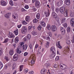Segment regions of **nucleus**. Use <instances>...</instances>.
Returning a JSON list of instances; mask_svg holds the SVG:
<instances>
[{"instance_id": "2f4dec72", "label": "nucleus", "mask_w": 74, "mask_h": 74, "mask_svg": "<svg viewBox=\"0 0 74 74\" xmlns=\"http://www.w3.org/2000/svg\"><path fill=\"white\" fill-rule=\"evenodd\" d=\"M14 33L16 36L18 34V31L17 30L15 31H14Z\"/></svg>"}, {"instance_id": "ea45409f", "label": "nucleus", "mask_w": 74, "mask_h": 74, "mask_svg": "<svg viewBox=\"0 0 74 74\" xmlns=\"http://www.w3.org/2000/svg\"><path fill=\"white\" fill-rule=\"evenodd\" d=\"M8 41V38H6V39H5V40L3 42L6 43Z\"/></svg>"}, {"instance_id": "6e6552de", "label": "nucleus", "mask_w": 74, "mask_h": 74, "mask_svg": "<svg viewBox=\"0 0 74 74\" xmlns=\"http://www.w3.org/2000/svg\"><path fill=\"white\" fill-rule=\"evenodd\" d=\"M35 5L36 7H40V3L37 1H35Z\"/></svg>"}, {"instance_id": "09e8293b", "label": "nucleus", "mask_w": 74, "mask_h": 74, "mask_svg": "<svg viewBox=\"0 0 74 74\" xmlns=\"http://www.w3.org/2000/svg\"><path fill=\"white\" fill-rule=\"evenodd\" d=\"M22 24L23 25H27V23L26 22V21H23L22 22Z\"/></svg>"}, {"instance_id": "603ef678", "label": "nucleus", "mask_w": 74, "mask_h": 74, "mask_svg": "<svg viewBox=\"0 0 74 74\" xmlns=\"http://www.w3.org/2000/svg\"><path fill=\"white\" fill-rule=\"evenodd\" d=\"M67 23H65L63 25V26L64 27L66 28L67 27Z\"/></svg>"}, {"instance_id": "ddd939ff", "label": "nucleus", "mask_w": 74, "mask_h": 74, "mask_svg": "<svg viewBox=\"0 0 74 74\" xmlns=\"http://www.w3.org/2000/svg\"><path fill=\"white\" fill-rule=\"evenodd\" d=\"M47 71V69H42L41 71V73L42 74H44Z\"/></svg>"}, {"instance_id": "bb28decb", "label": "nucleus", "mask_w": 74, "mask_h": 74, "mask_svg": "<svg viewBox=\"0 0 74 74\" xmlns=\"http://www.w3.org/2000/svg\"><path fill=\"white\" fill-rule=\"evenodd\" d=\"M57 37L59 39H62V35L61 34H58L57 35Z\"/></svg>"}, {"instance_id": "c756f323", "label": "nucleus", "mask_w": 74, "mask_h": 74, "mask_svg": "<svg viewBox=\"0 0 74 74\" xmlns=\"http://www.w3.org/2000/svg\"><path fill=\"white\" fill-rule=\"evenodd\" d=\"M33 22L34 23H37L38 22V20L36 18L34 19Z\"/></svg>"}, {"instance_id": "774afa93", "label": "nucleus", "mask_w": 74, "mask_h": 74, "mask_svg": "<svg viewBox=\"0 0 74 74\" xmlns=\"http://www.w3.org/2000/svg\"><path fill=\"white\" fill-rule=\"evenodd\" d=\"M72 42V43H74V37H73V39L71 40Z\"/></svg>"}, {"instance_id": "13d9d810", "label": "nucleus", "mask_w": 74, "mask_h": 74, "mask_svg": "<svg viewBox=\"0 0 74 74\" xmlns=\"http://www.w3.org/2000/svg\"><path fill=\"white\" fill-rule=\"evenodd\" d=\"M28 55V53L27 52H25L24 54V55L25 56H27V55Z\"/></svg>"}, {"instance_id": "423d86ee", "label": "nucleus", "mask_w": 74, "mask_h": 74, "mask_svg": "<svg viewBox=\"0 0 74 74\" xmlns=\"http://www.w3.org/2000/svg\"><path fill=\"white\" fill-rule=\"evenodd\" d=\"M51 30L52 32H55L56 30V27L55 25L51 26Z\"/></svg>"}, {"instance_id": "0e129e2a", "label": "nucleus", "mask_w": 74, "mask_h": 74, "mask_svg": "<svg viewBox=\"0 0 74 74\" xmlns=\"http://www.w3.org/2000/svg\"><path fill=\"white\" fill-rule=\"evenodd\" d=\"M53 67L54 68H57V67H58V65L56 64H55L54 66H53Z\"/></svg>"}, {"instance_id": "b1692460", "label": "nucleus", "mask_w": 74, "mask_h": 74, "mask_svg": "<svg viewBox=\"0 0 74 74\" xmlns=\"http://www.w3.org/2000/svg\"><path fill=\"white\" fill-rule=\"evenodd\" d=\"M65 21H66V18H64L62 19L61 21V23H64L65 22Z\"/></svg>"}, {"instance_id": "39448f33", "label": "nucleus", "mask_w": 74, "mask_h": 74, "mask_svg": "<svg viewBox=\"0 0 74 74\" xmlns=\"http://www.w3.org/2000/svg\"><path fill=\"white\" fill-rule=\"evenodd\" d=\"M64 10H65V8L64 7H61L60 9V12L62 14H63L64 12Z\"/></svg>"}, {"instance_id": "6e6d98bb", "label": "nucleus", "mask_w": 74, "mask_h": 74, "mask_svg": "<svg viewBox=\"0 0 74 74\" xmlns=\"http://www.w3.org/2000/svg\"><path fill=\"white\" fill-rule=\"evenodd\" d=\"M5 59L6 60V61H8V60H9L8 59V57H5Z\"/></svg>"}, {"instance_id": "79ce46f5", "label": "nucleus", "mask_w": 74, "mask_h": 74, "mask_svg": "<svg viewBox=\"0 0 74 74\" xmlns=\"http://www.w3.org/2000/svg\"><path fill=\"white\" fill-rule=\"evenodd\" d=\"M67 31L68 33H69L70 32V27H69L67 28Z\"/></svg>"}, {"instance_id": "393cba45", "label": "nucleus", "mask_w": 74, "mask_h": 74, "mask_svg": "<svg viewBox=\"0 0 74 74\" xmlns=\"http://www.w3.org/2000/svg\"><path fill=\"white\" fill-rule=\"evenodd\" d=\"M23 69V65H21L20 66V71H22Z\"/></svg>"}, {"instance_id": "680f3d73", "label": "nucleus", "mask_w": 74, "mask_h": 74, "mask_svg": "<svg viewBox=\"0 0 74 74\" xmlns=\"http://www.w3.org/2000/svg\"><path fill=\"white\" fill-rule=\"evenodd\" d=\"M59 59V56H57L56 57V58H55V60H58Z\"/></svg>"}, {"instance_id": "e2e57ef3", "label": "nucleus", "mask_w": 74, "mask_h": 74, "mask_svg": "<svg viewBox=\"0 0 74 74\" xmlns=\"http://www.w3.org/2000/svg\"><path fill=\"white\" fill-rule=\"evenodd\" d=\"M40 42V43L41 45L42 44V42H43V40H39Z\"/></svg>"}, {"instance_id": "58836bf2", "label": "nucleus", "mask_w": 74, "mask_h": 74, "mask_svg": "<svg viewBox=\"0 0 74 74\" xmlns=\"http://www.w3.org/2000/svg\"><path fill=\"white\" fill-rule=\"evenodd\" d=\"M3 63H1V62H0V69H1L3 67Z\"/></svg>"}, {"instance_id": "a18cd8bd", "label": "nucleus", "mask_w": 74, "mask_h": 74, "mask_svg": "<svg viewBox=\"0 0 74 74\" xmlns=\"http://www.w3.org/2000/svg\"><path fill=\"white\" fill-rule=\"evenodd\" d=\"M8 37L9 38H12V37L14 38V37H15V36L13 34H11L10 35V36H9Z\"/></svg>"}, {"instance_id": "69168bd1", "label": "nucleus", "mask_w": 74, "mask_h": 74, "mask_svg": "<svg viewBox=\"0 0 74 74\" xmlns=\"http://www.w3.org/2000/svg\"><path fill=\"white\" fill-rule=\"evenodd\" d=\"M62 34V35H64L65 34V31H62L61 32Z\"/></svg>"}, {"instance_id": "052dcab7", "label": "nucleus", "mask_w": 74, "mask_h": 74, "mask_svg": "<svg viewBox=\"0 0 74 74\" xmlns=\"http://www.w3.org/2000/svg\"><path fill=\"white\" fill-rule=\"evenodd\" d=\"M55 11L56 12H58L59 11V9L58 8H56L55 10Z\"/></svg>"}, {"instance_id": "f03ea898", "label": "nucleus", "mask_w": 74, "mask_h": 74, "mask_svg": "<svg viewBox=\"0 0 74 74\" xmlns=\"http://www.w3.org/2000/svg\"><path fill=\"white\" fill-rule=\"evenodd\" d=\"M20 46L21 47H23V49H25V50L27 49V45H25V46L24 45L23 42L21 43V44L20 45Z\"/></svg>"}, {"instance_id": "de8ad7c7", "label": "nucleus", "mask_w": 74, "mask_h": 74, "mask_svg": "<svg viewBox=\"0 0 74 74\" xmlns=\"http://www.w3.org/2000/svg\"><path fill=\"white\" fill-rule=\"evenodd\" d=\"M28 69H25L24 70V73H25V74H26V73H27V71H28Z\"/></svg>"}, {"instance_id": "f704fd0d", "label": "nucleus", "mask_w": 74, "mask_h": 74, "mask_svg": "<svg viewBox=\"0 0 74 74\" xmlns=\"http://www.w3.org/2000/svg\"><path fill=\"white\" fill-rule=\"evenodd\" d=\"M26 37L27 38V39H30V38H31V37L30 36V34H28V35H27Z\"/></svg>"}, {"instance_id": "cd10ccee", "label": "nucleus", "mask_w": 74, "mask_h": 74, "mask_svg": "<svg viewBox=\"0 0 74 74\" xmlns=\"http://www.w3.org/2000/svg\"><path fill=\"white\" fill-rule=\"evenodd\" d=\"M9 3L11 5L13 6L14 5V2L12 1V0H10L9 2Z\"/></svg>"}, {"instance_id": "c03bdc74", "label": "nucleus", "mask_w": 74, "mask_h": 74, "mask_svg": "<svg viewBox=\"0 0 74 74\" xmlns=\"http://www.w3.org/2000/svg\"><path fill=\"white\" fill-rule=\"evenodd\" d=\"M16 67V64L15 63L13 64V69H15V68Z\"/></svg>"}, {"instance_id": "0eeeda50", "label": "nucleus", "mask_w": 74, "mask_h": 74, "mask_svg": "<svg viewBox=\"0 0 74 74\" xmlns=\"http://www.w3.org/2000/svg\"><path fill=\"white\" fill-rule=\"evenodd\" d=\"M71 25L74 27V18H72L70 21Z\"/></svg>"}, {"instance_id": "f3484780", "label": "nucleus", "mask_w": 74, "mask_h": 74, "mask_svg": "<svg viewBox=\"0 0 74 74\" xmlns=\"http://www.w3.org/2000/svg\"><path fill=\"white\" fill-rule=\"evenodd\" d=\"M53 18L55 19H57V14L55 12H53L52 14Z\"/></svg>"}, {"instance_id": "e433bc0d", "label": "nucleus", "mask_w": 74, "mask_h": 74, "mask_svg": "<svg viewBox=\"0 0 74 74\" xmlns=\"http://www.w3.org/2000/svg\"><path fill=\"white\" fill-rule=\"evenodd\" d=\"M36 17L37 19H39L40 18V13H38L36 15Z\"/></svg>"}, {"instance_id": "a19ab883", "label": "nucleus", "mask_w": 74, "mask_h": 74, "mask_svg": "<svg viewBox=\"0 0 74 74\" xmlns=\"http://www.w3.org/2000/svg\"><path fill=\"white\" fill-rule=\"evenodd\" d=\"M49 65H50V64L49 63H46L45 64V66L47 68L49 66Z\"/></svg>"}, {"instance_id": "4468645a", "label": "nucleus", "mask_w": 74, "mask_h": 74, "mask_svg": "<svg viewBox=\"0 0 74 74\" xmlns=\"http://www.w3.org/2000/svg\"><path fill=\"white\" fill-rule=\"evenodd\" d=\"M65 3L66 5H69L70 4V0H65Z\"/></svg>"}, {"instance_id": "a878e982", "label": "nucleus", "mask_w": 74, "mask_h": 74, "mask_svg": "<svg viewBox=\"0 0 74 74\" xmlns=\"http://www.w3.org/2000/svg\"><path fill=\"white\" fill-rule=\"evenodd\" d=\"M49 42H47L46 45H45V48H48V47H49Z\"/></svg>"}, {"instance_id": "3c124183", "label": "nucleus", "mask_w": 74, "mask_h": 74, "mask_svg": "<svg viewBox=\"0 0 74 74\" xmlns=\"http://www.w3.org/2000/svg\"><path fill=\"white\" fill-rule=\"evenodd\" d=\"M66 42L67 44H70V41L69 40H67L66 41Z\"/></svg>"}, {"instance_id": "20e7f679", "label": "nucleus", "mask_w": 74, "mask_h": 74, "mask_svg": "<svg viewBox=\"0 0 74 74\" xmlns=\"http://www.w3.org/2000/svg\"><path fill=\"white\" fill-rule=\"evenodd\" d=\"M44 14L46 16V17H48L49 16L50 12H49V9H48L47 11V12H45L44 13Z\"/></svg>"}, {"instance_id": "5701e85b", "label": "nucleus", "mask_w": 74, "mask_h": 74, "mask_svg": "<svg viewBox=\"0 0 74 74\" xmlns=\"http://www.w3.org/2000/svg\"><path fill=\"white\" fill-rule=\"evenodd\" d=\"M17 53H18V54H20V53H21L22 52L21 51V50L19 49V48H18L17 49Z\"/></svg>"}, {"instance_id": "dca6fc26", "label": "nucleus", "mask_w": 74, "mask_h": 74, "mask_svg": "<svg viewBox=\"0 0 74 74\" xmlns=\"http://www.w3.org/2000/svg\"><path fill=\"white\" fill-rule=\"evenodd\" d=\"M63 3V1H61L60 2H58L57 3V5H58V7H59V6H60L62 4V3Z\"/></svg>"}, {"instance_id": "6ab92c4d", "label": "nucleus", "mask_w": 74, "mask_h": 74, "mask_svg": "<svg viewBox=\"0 0 74 74\" xmlns=\"http://www.w3.org/2000/svg\"><path fill=\"white\" fill-rule=\"evenodd\" d=\"M9 52L10 55H12L14 54V50L12 49H10Z\"/></svg>"}, {"instance_id": "7c9ffc66", "label": "nucleus", "mask_w": 74, "mask_h": 74, "mask_svg": "<svg viewBox=\"0 0 74 74\" xmlns=\"http://www.w3.org/2000/svg\"><path fill=\"white\" fill-rule=\"evenodd\" d=\"M42 28V27H41V25H39L37 27V29L38 30H41Z\"/></svg>"}, {"instance_id": "8fccbe9b", "label": "nucleus", "mask_w": 74, "mask_h": 74, "mask_svg": "<svg viewBox=\"0 0 74 74\" xmlns=\"http://www.w3.org/2000/svg\"><path fill=\"white\" fill-rule=\"evenodd\" d=\"M31 63L32 64H34V63H35V62H34V60H32L31 61Z\"/></svg>"}, {"instance_id": "f257e3e1", "label": "nucleus", "mask_w": 74, "mask_h": 74, "mask_svg": "<svg viewBox=\"0 0 74 74\" xmlns=\"http://www.w3.org/2000/svg\"><path fill=\"white\" fill-rule=\"evenodd\" d=\"M27 32V28L25 26L23 27L22 29L21 30V33L23 34L26 33Z\"/></svg>"}, {"instance_id": "a211bd4d", "label": "nucleus", "mask_w": 74, "mask_h": 74, "mask_svg": "<svg viewBox=\"0 0 74 74\" xmlns=\"http://www.w3.org/2000/svg\"><path fill=\"white\" fill-rule=\"evenodd\" d=\"M50 50L51 52H52V53H54V51L55 50V47H51Z\"/></svg>"}, {"instance_id": "9d476101", "label": "nucleus", "mask_w": 74, "mask_h": 74, "mask_svg": "<svg viewBox=\"0 0 74 74\" xmlns=\"http://www.w3.org/2000/svg\"><path fill=\"white\" fill-rule=\"evenodd\" d=\"M17 57H18V54H15L13 56V60L14 61H16L17 60Z\"/></svg>"}, {"instance_id": "4be33fe9", "label": "nucleus", "mask_w": 74, "mask_h": 74, "mask_svg": "<svg viewBox=\"0 0 74 74\" xmlns=\"http://www.w3.org/2000/svg\"><path fill=\"white\" fill-rule=\"evenodd\" d=\"M10 16V13H7L5 15V17L7 18H9V17Z\"/></svg>"}, {"instance_id": "aec40b11", "label": "nucleus", "mask_w": 74, "mask_h": 74, "mask_svg": "<svg viewBox=\"0 0 74 74\" xmlns=\"http://www.w3.org/2000/svg\"><path fill=\"white\" fill-rule=\"evenodd\" d=\"M19 41V38L18 37H16L14 40V42L15 43H17Z\"/></svg>"}, {"instance_id": "338daca9", "label": "nucleus", "mask_w": 74, "mask_h": 74, "mask_svg": "<svg viewBox=\"0 0 74 74\" xmlns=\"http://www.w3.org/2000/svg\"><path fill=\"white\" fill-rule=\"evenodd\" d=\"M29 74H34V72L33 71H31L29 72Z\"/></svg>"}, {"instance_id": "c9c22d12", "label": "nucleus", "mask_w": 74, "mask_h": 74, "mask_svg": "<svg viewBox=\"0 0 74 74\" xmlns=\"http://www.w3.org/2000/svg\"><path fill=\"white\" fill-rule=\"evenodd\" d=\"M65 15L67 16H68V13L67 12V11L66 10V11L64 13V15Z\"/></svg>"}, {"instance_id": "9b49d317", "label": "nucleus", "mask_w": 74, "mask_h": 74, "mask_svg": "<svg viewBox=\"0 0 74 74\" xmlns=\"http://www.w3.org/2000/svg\"><path fill=\"white\" fill-rule=\"evenodd\" d=\"M56 45H57V47H58V48H60V49H62V47L60 45V42L59 41L57 42L56 43Z\"/></svg>"}, {"instance_id": "37998d69", "label": "nucleus", "mask_w": 74, "mask_h": 74, "mask_svg": "<svg viewBox=\"0 0 74 74\" xmlns=\"http://www.w3.org/2000/svg\"><path fill=\"white\" fill-rule=\"evenodd\" d=\"M56 21L57 22V23L59 25H60V21H59V18H57L56 19Z\"/></svg>"}, {"instance_id": "bf43d9fd", "label": "nucleus", "mask_w": 74, "mask_h": 74, "mask_svg": "<svg viewBox=\"0 0 74 74\" xmlns=\"http://www.w3.org/2000/svg\"><path fill=\"white\" fill-rule=\"evenodd\" d=\"M38 45L37 44H36L35 45V48H36V49H37V48H38Z\"/></svg>"}, {"instance_id": "f8f14e48", "label": "nucleus", "mask_w": 74, "mask_h": 74, "mask_svg": "<svg viewBox=\"0 0 74 74\" xmlns=\"http://www.w3.org/2000/svg\"><path fill=\"white\" fill-rule=\"evenodd\" d=\"M55 55H56L55 53H52V54L49 56V58L51 59H52V58H53L55 56Z\"/></svg>"}, {"instance_id": "412c9836", "label": "nucleus", "mask_w": 74, "mask_h": 74, "mask_svg": "<svg viewBox=\"0 0 74 74\" xmlns=\"http://www.w3.org/2000/svg\"><path fill=\"white\" fill-rule=\"evenodd\" d=\"M40 25L42 27H45L46 25L45 23V22H44V21L41 22Z\"/></svg>"}, {"instance_id": "864d4df0", "label": "nucleus", "mask_w": 74, "mask_h": 74, "mask_svg": "<svg viewBox=\"0 0 74 74\" xmlns=\"http://www.w3.org/2000/svg\"><path fill=\"white\" fill-rule=\"evenodd\" d=\"M32 34L34 35V36H36V35H37V34L36 32H34L32 33Z\"/></svg>"}, {"instance_id": "49530a36", "label": "nucleus", "mask_w": 74, "mask_h": 74, "mask_svg": "<svg viewBox=\"0 0 74 74\" xmlns=\"http://www.w3.org/2000/svg\"><path fill=\"white\" fill-rule=\"evenodd\" d=\"M29 45L30 49H32V44H31L30 43H29Z\"/></svg>"}, {"instance_id": "1a4fd4ad", "label": "nucleus", "mask_w": 74, "mask_h": 74, "mask_svg": "<svg viewBox=\"0 0 74 74\" xmlns=\"http://www.w3.org/2000/svg\"><path fill=\"white\" fill-rule=\"evenodd\" d=\"M1 4L2 6H5L7 5V3L4 1H1Z\"/></svg>"}, {"instance_id": "5fc2aeb1", "label": "nucleus", "mask_w": 74, "mask_h": 74, "mask_svg": "<svg viewBox=\"0 0 74 74\" xmlns=\"http://www.w3.org/2000/svg\"><path fill=\"white\" fill-rule=\"evenodd\" d=\"M46 39L47 40H49V41L50 40V38L48 36L46 37Z\"/></svg>"}, {"instance_id": "7ed1b4c3", "label": "nucleus", "mask_w": 74, "mask_h": 74, "mask_svg": "<svg viewBox=\"0 0 74 74\" xmlns=\"http://www.w3.org/2000/svg\"><path fill=\"white\" fill-rule=\"evenodd\" d=\"M60 66L61 69H67V67L66 65H64L62 64H60Z\"/></svg>"}, {"instance_id": "473e14b6", "label": "nucleus", "mask_w": 74, "mask_h": 74, "mask_svg": "<svg viewBox=\"0 0 74 74\" xmlns=\"http://www.w3.org/2000/svg\"><path fill=\"white\" fill-rule=\"evenodd\" d=\"M3 49L2 48H0V56L3 54Z\"/></svg>"}, {"instance_id": "4d7b16f0", "label": "nucleus", "mask_w": 74, "mask_h": 74, "mask_svg": "<svg viewBox=\"0 0 74 74\" xmlns=\"http://www.w3.org/2000/svg\"><path fill=\"white\" fill-rule=\"evenodd\" d=\"M23 40L24 41H26L27 40V38L26 37H25L23 38Z\"/></svg>"}, {"instance_id": "72a5a7b5", "label": "nucleus", "mask_w": 74, "mask_h": 74, "mask_svg": "<svg viewBox=\"0 0 74 74\" xmlns=\"http://www.w3.org/2000/svg\"><path fill=\"white\" fill-rule=\"evenodd\" d=\"M70 16L71 17H74V13L72 12H70Z\"/></svg>"}, {"instance_id": "2eb2a0df", "label": "nucleus", "mask_w": 74, "mask_h": 74, "mask_svg": "<svg viewBox=\"0 0 74 74\" xmlns=\"http://www.w3.org/2000/svg\"><path fill=\"white\" fill-rule=\"evenodd\" d=\"M30 19V17L29 16H27L25 17V21L27 22H29Z\"/></svg>"}, {"instance_id": "c85d7f7f", "label": "nucleus", "mask_w": 74, "mask_h": 74, "mask_svg": "<svg viewBox=\"0 0 74 74\" xmlns=\"http://www.w3.org/2000/svg\"><path fill=\"white\" fill-rule=\"evenodd\" d=\"M51 25H48L47 26V28L48 29V30H51Z\"/></svg>"}, {"instance_id": "4c0bfd02", "label": "nucleus", "mask_w": 74, "mask_h": 74, "mask_svg": "<svg viewBox=\"0 0 74 74\" xmlns=\"http://www.w3.org/2000/svg\"><path fill=\"white\" fill-rule=\"evenodd\" d=\"M61 32H64L65 31V29L63 27H61L60 28Z\"/></svg>"}]
</instances>
